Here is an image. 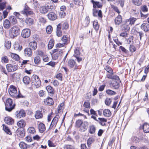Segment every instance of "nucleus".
I'll use <instances>...</instances> for the list:
<instances>
[{"instance_id": "f257e3e1", "label": "nucleus", "mask_w": 149, "mask_h": 149, "mask_svg": "<svg viewBox=\"0 0 149 149\" xmlns=\"http://www.w3.org/2000/svg\"><path fill=\"white\" fill-rule=\"evenodd\" d=\"M5 110L9 112H11L15 106V104L13 102L12 99L8 98L5 102Z\"/></svg>"}, {"instance_id": "f03ea898", "label": "nucleus", "mask_w": 149, "mask_h": 149, "mask_svg": "<svg viewBox=\"0 0 149 149\" xmlns=\"http://www.w3.org/2000/svg\"><path fill=\"white\" fill-rule=\"evenodd\" d=\"M8 92L10 95L13 98H20L21 97L20 93L17 95V88L14 86L11 85L8 88Z\"/></svg>"}, {"instance_id": "7ed1b4c3", "label": "nucleus", "mask_w": 149, "mask_h": 149, "mask_svg": "<svg viewBox=\"0 0 149 149\" xmlns=\"http://www.w3.org/2000/svg\"><path fill=\"white\" fill-rule=\"evenodd\" d=\"M33 84H34L36 88H39L41 85V81L38 76L33 75L31 78Z\"/></svg>"}, {"instance_id": "20e7f679", "label": "nucleus", "mask_w": 149, "mask_h": 149, "mask_svg": "<svg viewBox=\"0 0 149 149\" xmlns=\"http://www.w3.org/2000/svg\"><path fill=\"white\" fill-rule=\"evenodd\" d=\"M19 29H11L10 31V36L11 38H14L19 34Z\"/></svg>"}, {"instance_id": "39448f33", "label": "nucleus", "mask_w": 149, "mask_h": 149, "mask_svg": "<svg viewBox=\"0 0 149 149\" xmlns=\"http://www.w3.org/2000/svg\"><path fill=\"white\" fill-rule=\"evenodd\" d=\"M6 68L9 72H13L16 71L18 68L17 65L11 64H7L6 65Z\"/></svg>"}, {"instance_id": "423d86ee", "label": "nucleus", "mask_w": 149, "mask_h": 149, "mask_svg": "<svg viewBox=\"0 0 149 149\" xmlns=\"http://www.w3.org/2000/svg\"><path fill=\"white\" fill-rule=\"evenodd\" d=\"M30 35L31 31L29 29H24L22 32V36L24 38H28Z\"/></svg>"}, {"instance_id": "0eeeda50", "label": "nucleus", "mask_w": 149, "mask_h": 149, "mask_svg": "<svg viewBox=\"0 0 149 149\" xmlns=\"http://www.w3.org/2000/svg\"><path fill=\"white\" fill-rule=\"evenodd\" d=\"M60 117V116L58 115H57L56 116L52 122L49 129H51L53 127H56Z\"/></svg>"}, {"instance_id": "6e6552de", "label": "nucleus", "mask_w": 149, "mask_h": 149, "mask_svg": "<svg viewBox=\"0 0 149 149\" xmlns=\"http://www.w3.org/2000/svg\"><path fill=\"white\" fill-rule=\"evenodd\" d=\"M68 65L71 68H74V70L77 68V65L75 61L74 60L70 59L69 60L68 62Z\"/></svg>"}, {"instance_id": "1a4fd4ad", "label": "nucleus", "mask_w": 149, "mask_h": 149, "mask_svg": "<svg viewBox=\"0 0 149 149\" xmlns=\"http://www.w3.org/2000/svg\"><path fill=\"white\" fill-rule=\"evenodd\" d=\"M93 16L95 17H97V15L98 17L100 19H102V12L100 10H98L93 9Z\"/></svg>"}, {"instance_id": "9d476101", "label": "nucleus", "mask_w": 149, "mask_h": 149, "mask_svg": "<svg viewBox=\"0 0 149 149\" xmlns=\"http://www.w3.org/2000/svg\"><path fill=\"white\" fill-rule=\"evenodd\" d=\"M88 125V122L84 121L79 127V130L81 132H84L87 129Z\"/></svg>"}, {"instance_id": "9b49d317", "label": "nucleus", "mask_w": 149, "mask_h": 149, "mask_svg": "<svg viewBox=\"0 0 149 149\" xmlns=\"http://www.w3.org/2000/svg\"><path fill=\"white\" fill-rule=\"evenodd\" d=\"M33 12L30 10L29 8L28 7H25L24 10L22 11V13L26 15H31L33 14Z\"/></svg>"}, {"instance_id": "f8f14e48", "label": "nucleus", "mask_w": 149, "mask_h": 149, "mask_svg": "<svg viewBox=\"0 0 149 149\" xmlns=\"http://www.w3.org/2000/svg\"><path fill=\"white\" fill-rule=\"evenodd\" d=\"M25 114L24 111L23 110L17 111L15 113V115L17 118H21L22 117H24Z\"/></svg>"}, {"instance_id": "ddd939ff", "label": "nucleus", "mask_w": 149, "mask_h": 149, "mask_svg": "<svg viewBox=\"0 0 149 149\" xmlns=\"http://www.w3.org/2000/svg\"><path fill=\"white\" fill-rule=\"evenodd\" d=\"M24 54L25 56H31L32 55V50L29 48H26L24 51Z\"/></svg>"}, {"instance_id": "4468645a", "label": "nucleus", "mask_w": 149, "mask_h": 149, "mask_svg": "<svg viewBox=\"0 0 149 149\" xmlns=\"http://www.w3.org/2000/svg\"><path fill=\"white\" fill-rule=\"evenodd\" d=\"M4 120L5 123L9 125H12L14 122V120L10 117H6L5 118Z\"/></svg>"}, {"instance_id": "2eb2a0df", "label": "nucleus", "mask_w": 149, "mask_h": 149, "mask_svg": "<svg viewBox=\"0 0 149 149\" xmlns=\"http://www.w3.org/2000/svg\"><path fill=\"white\" fill-rule=\"evenodd\" d=\"M29 47L32 50H34L36 49L37 48V43L35 40L33 41L30 42L29 44Z\"/></svg>"}, {"instance_id": "dca6fc26", "label": "nucleus", "mask_w": 149, "mask_h": 149, "mask_svg": "<svg viewBox=\"0 0 149 149\" xmlns=\"http://www.w3.org/2000/svg\"><path fill=\"white\" fill-rule=\"evenodd\" d=\"M47 16L49 19L51 20H54L57 18L56 15L53 12H51L48 13Z\"/></svg>"}, {"instance_id": "f3484780", "label": "nucleus", "mask_w": 149, "mask_h": 149, "mask_svg": "<svg viewBox=\"0 0 149 149\" xmlns=\"http://www.w3.org/2000/svg\"><path fill=\"white\" fill-rule=\"evenodd\" d=\"M44 102L45 104L48 105H51L54 103L52 99L49 97L44 100Z\"/></svg>"}, {"instance_id": "a211bd4d", "label": "nucleus", "mask_w": 149, "mask_h": 149, "mask_svg": "<svg viewBox=\"0 0 149 149\" xmlns=\"http://www.w3.org/2000/svg\"><path fill=\"white\" fill-rule=\"evenodd\" d=\"M91 1L93 4L94 8H95L97 7L101 8L102 6V4L99 2L95 1L93 0H91Z\"/></svg>"}, {"instance_id": "6ab92c4d", "label": "nucleus", "mask_w": 149, "mask_h": 149, "mask_svg": "<svg viewBox=\"0 0 149 149\" xmlns=\"http://www.w3.org/2000/svg\"><path fill=\"white\" fill-rule=\"evenodd\" d=\"M68 28L69 27V24L68 23L66 22H62L58 24L57 26V28Z\"/></svg>"}, {"instance_id": "aec40b11", "label": "nucleus", "mask_w": 149, "mask_h": 149, "mask_svg": "<svg viewBox=\"0 0 149 149\" xmlns=\"http://www.w3.org/2000/svg\"><path fill=\"white\" fill-rule=\"evenodd\" d=\"M38 129L40 132L41 133L43 132L46 130L45 125L42 123H40L38 125Z\"/></svg>"}, {"instance_id": "412c9836", "label": "nucleus", "mask_w": 149, "mask_h": 149, "mask_svg": "<svg viewBox=\"0 0 149 149\" xmlns=\"http://www.w3.org/2000/svg\"><path fill=\"white\" fill-rule=\"evenodd\" d=\"M90 21V19L89 17L87 16L82 22V25L84 27H87L89 24Z\"/></svg>"}, {"instance_id": "4be33fe9", "label": "nucleus", "mask_w": 149, "mask_h": 149, "mask_svg": "<svg viewBox=\"0 0 149 149\" xmlns=\"http://www.w3.org/2000/svg\"><path fill=\"white\" fill-rule=\"evenodd\" d=\"M35 116V118L36 119L42 118L43 117V114L42 111H37L36 112Z\"/></svg>"}, {"instance_id": "5701e85b", "label": "nucleus", "mask_w": 149, "mask_h": 149, "mask_svg": "<svg viewBox=\"0 0 149 149\" xmlns=\"http://www.w3.org/2000/svg\"><path fill=\"white\" fill-rule=\"evenodd\" d=\"M17 135L20 137H22L25 136V133L24 131L21 130L19 129H18L16 131Z\"/></svg>"}, {"instance_id": "b1692460", "label": "nucleus", "mask_w": 149, "mask_h": 149, "mask_svg": "<svg viewBox=\"0 0 149 149\" xmlns=\"http://www.w3.org/2000/svg\"><path fill=\"white\" fill-rule=\"evenodd\" d=\"M136 20V19L134 17L130 18L129 19L126 20L125 22L127 24L129 23L130 25L133 24Z\"/></svg>"}, {"instance_id": "393cba45", "label": "nucleus", "mask_w": 149, "mask_h": 149, "mask_svg": "<svg viewBox=\"0 0 149 149\" xmlns=\"http://www.w3.org/2000/svg\"><path fill=\"white\" fill-rule=\"evenodd\" d=\"M49 10H48L46 5L42 6L40 8V12L43 14L47 13Z\"/></svg>"}, {"instance_id": "a878e982", "label": "nucleus", "mask_w": 149, "mask_h": 149, "mask_svg": "<svg viewBox=\"0 0 149 149\" xmlns=\"http://www.w3.org/2000/svg\"><path fill=\"white\" fill-rule=\"evenodd\" d=\"M122 21V18L121 16L118 15L115 19V24L119 25Z\"/></svg>"}, {"instance_id": "bb28decb", "label": "nucleus", "mask_w": 149, "mask_h": 149, "mask_svg": "<svg viewBox=\"0 0 149 149\" xmlns=\"http://www.w3.org/2000/svg\"><path fill=\"white\" fill-rule=\"evenodd\" d=\"M110 86L115 89H117L119 87V84L117 81H114L111 83Z\"/></svg>"}, {"instance_id": "cd10ccee", "label": "nucleus", "mask_w": 149, "mask_h": 149, "mask_svg": "<svg viewBox=\"0 0 149 149\" xmlns=\"http://www.w3.org/2000/svg\"><path fill=\"white\" fill-rule=\"evenodd\" d=\"M19 146L21 149H27L28 145L23 141H22L19 143Z\"/></svg>"}, {"instance_id": "c85d7f7f", "label": "nucleus", "mask_w": 149, "mask_h": 149, "mask_svg": "<svg viewBox=\"0 0 149 149\" xmlns=\"http://www.w3.org/2000/svg\"><path fill=\"white\" fill-rule=\"evenodd\" d=\"M103 114L104 116L109 117L111 115L110 111L108 109H105L103 111Z\"/></svg>"}, {"instance_id": "c756f323", "label": "nucleus", "mask_w": 149, "mask_h": 149, "mask_svg": "<svg viewBox=\"0 0 149 149\" xmlns=\"http://www.w3.org/2000/svg\"><path fill=\"white\" fill-rule=\"evenodd\" d=\"M9 18L10 21L13 24H15L17 23V20L14 16H11Z\"/></svg>"}, {"instance_id": "7c9ffc66", "label": "nucleus", "mask_w": 149, "mask_h": 149, "mask_svg": "<svg viewBox=\"0 0 149 149\" xmlns=\"http://www.w3.org/2000/svg\"><path fill=\"white\" fill-rule=\"evenodd\" d=\"M3 129L4 131L7 134L9 135H11L12 133L9 128L6 125L3 124Z\"/></svg>"}, {"instance_id": "2f4dec72", "label": "nucleus", "mask_w": 149, "mask_h": 149, "mask_svg": "<svg viewBox=\"0 0 149 149\" xmlns=\"http://www.w3.org/2000/svg\"><path fill=\"white\" fill-rule=\"evenodd\" d=\"M143 131L145 133H149V124L147 123H144L143 126Z\"/></svg>"}, {"instance_id": "473e14b6", "label": "nucleus", "mask_w": 149, "mask_h": 149, "mask_svg": "<svg viewBox=\"0 0 149 149\" xmlns=\"http://www.w3.org/2000/svg\"><path fill=\"white\" fill-rule=\"evenodd\" d=\"M95 141L94 138L91 137L89 138L87 140V144L88 147H90L91 146V144L93 143Z\"/></svg>"}, {"instance_id": "72a5a7b5", "label": "nucleus", "mask_w": 149, "mask_h": 149, "mask_svg": "<svg viewBox=\"0 0 149 149\" xmlns=\"http://www.w3.org/2000/svg\"><path fill=\"white\" fill-rule=\"evenodd\" d=\"M26 24L29 25H33L34 23L33 20L31 18H28L26 19Z\"/></svg>"}, {"instance_id": "f704fd0d", "label": "nucleus", "mask_w": 149, "mask_h": 149, "mask_svg": "<svg viewBox=\"0 0 149 149\" xmlns=\"http://www.w3.org/2000/svg\"><path fill=\"white\" fill-rule=\"evenodd\" d=\"M53 53H56L58 55L60 56L62 54L63 51L57 48L53 50L52 51Z\"/></svg>"}, {"instance_id": "c9c22d12", "label": "nucleus", "mask_w": 149, "mask_h": 149, "mask_svg": "<svg viewBox=\"0 0 149 149\" xmlns=\"http://www.w3.org/2000/svg\"><path fill=\"white\" fill-rule=\"evenodd\" d=\"M17 125L20 127H23L25 125V123L24 120H21L17 123Z\"/></svg>"}, {"instance_id": "e433bc0d", "label": "nucleus", "mask_w": 149, "mask_h": 149, "mask_svg": "<svg viewBox=\"0 0 149 149\" xmlns=\"http://www.w3.org/2000/svg\"><path fill=\"white\" fill-rule=\"evenodd\" d=\"M3 25L5 28H9L10 25V22L8 20L6 19L3 22Z\"/></svg>"}, {"instance_id": "4c0bfd02", "label": "nucleus", "mask_w": 149, "mask_h": 149, "mask_svg": "<svg viewBox=\"0 0 149 149\" xmlns=\"http://www.w3.org/2000/svg\"><path fill=\"white\" fill-rule=\"evenodd\" d=\"M46 89L49 93L54 94V92L53 88L50 86H48L46 87Z\"/></svg>"}, {"instance_id": "58836bf2", "label": "nucleus", "mask_w": 149, "mask_h": 149, "mask_svg": "<svg viewBox=\"0 0 149 149\" xmlns=\"http://www.w3.org/2000/svg\"><path fill=\"white\" fill-rule=\"evenodd\" d=\"M54 41L53 39H51L49 42L48 47L49 49H51L52 48L54 45Z\"/></svg>"}, {"instance_id": "ea45409f", "label": "nucleus", "mask_w": 149, "mask_h": 149, "mask_svg": "<svg viewBox=\"0 0 149 149\" xmlns=\"http://www.w3.org/2000/svg\"><path fill=\"white\" fill-rule=\"evenodd\" d=\"M23 81L26 84H29L30 82V78L27 76H25L23 78Z\"/></svg>"}, {"instance_id": "a19ab883", "label": "nucleus", "mask_w": 149, "mask_h": 149, "mask_svg": "<svg viewBox=\"0 0 149 149\" xmlns=\"http://www.w3.org/2000/svg\"><path fill=\"white\" fill-rule=\"evenodd\" d=\"M95 131V128L94 125H92L89 127V132L90 134H94Z\"/></svg>"}, {"instance_id": "79ce46f5", "label": "nucleus", "mask_w": 149, "mask_h": 149, "mask_svg": "<svg viewBox=\"0 0 149 149\" xmlns=\"http://www.w3.org/2000/svg\"><path fill=\"white\" fill-rule=\"evenodd\" d=\"M53 2L50 1L47 2L46 5L49 10V9H52L54 8V7L52 5Z\"/></svg>"}, {"instance_id": "37998d69", "label": "nucleus", "mask_w": 149, "mask_h": 149, "mask_svg": "<svg viewBox=\"0 0 149 149\" xmlns=\"http://www.w3.org/2000/svg\"><path fill=\"white\" fill-rule=\"evenodd\" d=\"M4 45L7 49H10L11 46V42L8 40H6L5 42Z\"/></svg>"}, {"instance_id": "c03bdc74", "label": "nucleus", "mask_w": 149, "mask_h": 149, "mask_svg": "<svg viewBox=\"0 0 149 149\" xmlns=\"http://www.w3.org/2000/svg\"><path fill=\"white\" fill-rule=\"evenodd\" d=\"M10 54L11 57L15 60L17 61L19 59V56L18 55L12 53H10Z\"/></svg>"}, {"instance_id": "a18cd8bd", "label": "nucleus", "mask_w": 149, "mask_h": 149, "mask_svg": "<svg viewBox=\"0 0 149 149\" xmlns=\"http://www.w3.org/2000/svg\"><path fill=\"white\" fill-rule=\"evenodd\" d=\"M132 1L135 5L138 6L141 5L142 3V0H132Z\"/></svg>"}, {"instance_id": "49530a36", "label": "nucleus", "mask_w": 149, "mask_h": 149, "mask_svg": "<svg viewBox=\"0 0 149 149\" xmlns=\"http://www.w3.org/2000/svg\"><path fill=\"white\" fill-rule=\"evenodd\" d=\"M148 8L146 5H144L141 6V12L143 13L147 12L148 11Z\"/></svg>"}, {"instance_id": "de8ad7c7", "label": "nucleus", "mask_w": 149, "mask_h": 149, "mask_svg": "<svg viewBox=\"0 0 149 149\" xmlns=\"http://www.w3.org/2000/svg\"><path fill=\"white\" fill-rule=\"evenodd\" d=\"M80 54L79 48L78 47L76 48L74 50V54L73 56L75 57L79 56L80 55Z\"/></svg>"}, {"instance_id": "09e8293b", "label": "nucleus", "mask_w": 149, "mask_h": 149, "mask_svg": "<svg viewBox=\"0 0 149 149\" xmlns=\"http://www.w3.org/2000/svg\"><path fill=\"white\" fill-rule=\"evenodd\" d=\"M34 62L35 64H39L40 62V58L39 56H37L34 58Z\"/></svg>"}, {"instance_id": "8fccbe9b", "label": "nucleus", "mask_w": 149, "mask_h": 149, "mask_svg": "<svg viewBox=\"0 0 149 149\" xmlns=\"http://www.w3.org/2000/svg\"><path fill=\"white\" fill-rule=\"evenodd\" d=\"M106 93L107 94L110 95H114L116 94L115 92L110 89L107 90L106 91Z\"/></svg>"}, {"instance_id": "3c124183", "label": "nucleus", "mask_w": 149, "mask_h": 149, "mask_svg": "<svg viewBox=\"0 0 149 149\" xmlns=\"http://www.w3.org/2000/svg\"><path fill=\"white\" fill-rule=\"evenodd\" d=\"M27 131L28 133L31 134H34L36 132L35 128L33 127H30L28 129Z\"/></svg>"}, {"instance_id": "603ef678", "label": "nucleus", "mask_w": 149, "mask_h": 149, "mask_svg": "<svg viewBox=\"0 0 149 149\" xmlns=\"http://www.w3.org/2000/svg\"><path fill=\"white\" fill-rule=\"evenodd\" d=\"M13 77L15 78L16 80H18L20 79V74L19 73H14L13 75Z\"/></svg>"}, {"instance_id": "864d4df0", "label": "nucleus", "mask_w": 149, "mask_h": 149, "mask_svg": "<svg viewBox=\"0 0 149 149\" xmlns=\"http://www.w3.org/2000/svg\"><path fill=\"white\" fill-rule=\"evenodd\" d=\"M124 29V31H125V32H123L120 33V36H122L123 37H126L127 35V33L126 32V31H128L130 29Z\"/></svg>"}, {"instance_id": "5fc2aeb1", "label": "nucleus", "mask_w": 149, "mask_h": 149, "mask_svg": "<svg viewBox=\"0 0 149 149\" xmlns=\"http://www.w3.org/2000/svg\"><path fill=\"white\" fill-rule=\"evenodd\" d=\"M104 69L108 73L112 74H113V70L110 67L107 66Z\"/></svg>"}, {"instance_id": "6e6d98bb", "label": "nucleus", "mask_w": 149, "mask_h": 149, "mask_svg": "<svg viewBox=\"0 0 149 149\" xmlns=\"http://www.w3.org/2000/svg\"><path fill=\"white\" fill-rule=\"evenodd\" d=\"M19 19V22L18 23V25L19 27H23V24L24 23V22L23 19L18 18Z\"/></svg>"}, {"instance_id": "4d7b16f0", "label": "nucleus", "mask_w": 149, "mask_h": 149, "mask_svg": "<svg viewBox=\"0 0 149 149\" xmlns=\"http://www.w3.org/2000/svg\"><path fill=\"white\" fill-rule=\"evenodd\" d=\"M133 38L134 37L133 36H130V37L127 40V43L130 44H132L133 42Z\"/></svg>"}, {"instance_id": "13d9d810", "label": "nucleus", "mask_w": 149, "mask_h": 149, "mask_svg": "<svg viewBox=\"0 0 149 149\" xmlns=\"http://www.w3.org/2000/svg\"><path fill=\"white\" fill-rule=\"evenodd\" d=\"M111 102V99L107 98L105 101V104L107 106H109Z\"/></svg>"}, {"instance_id": "bf43d9fd", "label": "nucleus", "mask_w": 149, "mask_h": 149, "mask_svg": "<svg viewBox=\"0 0 149 149\" xmlns=\"http://www.w3.org/2000/svg\"><path fill=\"white\" fill-rule=\"evenodd\" d=\"M61 40L64 43V44H67L68 43V39H67V37L66 36H63V37L62 38Z\"/></svg>"}, {"instance_id": "052dcab7", "label": "nucleus", "mask_w": 149, "mask_h": 149, "mask_svg": "<svg viewBox=\"0 0 149 149\" xmlns=\"http://www.w3.org/2000/svg\"><path fill=\"white\" fill-rule=\"evenodd\" d=\"M61 29H57L56 31V35L58 37H60L62 35V31Z\"/></svg>"}, {"instance_id": "680f3d73", "label": "nucleus", "mask_w": 149, "mask_h": 149, "mask_svg": "<svg viewBox=\"0 0 149 149\" xmlns=\"http://www.w3.org/2000/svg\"><path fill=\"white\" fill-rule=\"evenodd\" d=\"M1 61L5 63H7L8 62V59L7 56H4L1 58Z\"/></svg>"}, {"instance_id": "e2e57ef3", "label": "nucleus", "mask_w": 149, "mask_h": 149, "mask_svg": "<svg viewBox=\"0 0 149 149\" xmlns=\"http://www.w3.org/2000/svg\"><path fill=\"white\" fill-rule=\"evenodd\" d=\"M6 2L0 3V10H3L4 9L6 6Z\"/></svg>"}, {"instance_id": "0e129e2a", "label": "nucleus", "mask_w": 149, "mask_h": 149, "mask_svg": "<svg viewBox=\"0 0 149 149\" xmlns=\"http://www.w3.org/2000/svg\"><path fill=\"white\" fill-rule=\"evenodd\" d=\"M83 123L82 120H78L76 122V125L77 127H79Z\"/></svg>"}, {"instance_id": "69168bd1", "label": "nucleus", "mask_w": 149, "mask_h": 149, "mask_svg": "<svg viewBox=\"0 0 149 149\" xmlns=\"http://www.w3.org/2000/svg\"><path fill=\"white\" fill-rule=\"evenodd\" d=\"M84 106L87 108H90V105L89 102L88 101H85L84 104Z\"/></svg>"}, {"instance_id": "338daca9", "label": "nucleus", "mask_w": 149, "mask_h": 149, "mask_svg": "<svg viewBox=\"0 0 149 149\" xmlns=\"http://www.w3.org/2000/svg\"><path fill=\"white\" fill-rule=\"evenodd\" d=\"M129 48L130 51L132 52H135L136 50L135 47L132 45H130Z\"/></svg>"}, {"instance_id": "774afa93", "label": "nucleus", "mask_w": 149, "mask_h": 149, "mask_svg": "<svg viewBox=\"0 0 149 149\" xmlns=\"http://www.w3.org/2000/svg\"><path fill=\"white\" fill-rule=\"evenodd\" d=\"M36 54L40 56H44V53L41 50H37L36 52Z\"/></svg>"}]
</instances>
